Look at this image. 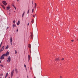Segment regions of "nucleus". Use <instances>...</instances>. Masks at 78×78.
<instances>
[{
    "label": "nucleus",
    "mask_w": 78,
    "mask_h": 78,
    "mask_svg": "<svg viewBox=\"0 0 78 78\" xmlns=\"http://www.w3.org/2000/svg\"><path fill=\"white\" fill-rule=\"evenodd\" d=\"M55 61H59V58H57L55 59Z\"/></svg>",
    "instance_id": "f8f14e48"
},
{
    "label": "nucleus",
    "mask_w": 78,
    "mask_h": 78,
    "mask_svg": "<svg viewBox=\"0 0 78 78\" xmlns=\"http://www.w3.org/2000/svg\"><path fill=\"white\" fill-rule=\"evenodd\" d=\"M34 10V9H32V11H33Z\"/></svg>",
    "instance_id": "ea45409f"
},
{
    "label": "nucleus",
    "mask_w": 78,
    "mask_h": 78,
    "mask_svg": "<svg viewBox=\"0 0 78 78\" xmlns=\"http://www.w3.org/2000/svg\"><path fill=\"white\" fill-rule=\"evenodd\" d=\"M25 15V11H24V12L23 13L22 17H23V16Z\"/></svg>",
    "instance_id": "f3484780"
},
{
    "label": "nucleus",
    "mask_w": 78,
    "mask_h": 78,
    "mask_svg": "<svg viewBox=\"0 0 78 78\" xmlns=\"http://www.w3.org/2000/svg\"><path fill=\"white\" fill-rule=\"evenodd\" d=\"M37 6V4H36V3H35V7H34L35 9H36Z\"/></svg>",
    "instance_id": "9b49d317"
},
{
    "label": "nucleus",
    "mask_w": 78,
    "mask_h": 78,
    "mask_svg": "<svg viewBox=\"0 0 78 78\" xmlns=\"http://www.w3.org/2000/svg\"><path fill=\"white\" fill-rule=\"evenodd\" d=\"M3 73H1V74H0V75L1 76H3Z\"/></svg>",
    "instance_id": "bb28decb"
},
{
    "label": "nucleus",
    "mask_w": 78,
    "mask_h": 78,
    "mask_svg": "<svg viewBox=\"0 0 78 78\" xmlns=\"http://www.w3.org/2000/svg\"><path fill=\"white\" fill-rule=\"evenodd\" d=\"M16 27V25L15 24H13L12 27L13 28H14V27Z\"/></svg>",
    "instance_id": "2eb2a0df"
},
{
    "label": "nucleus",
    "mask_w": 78,
    "mask_h": 78,
    "mask_svg": "<svg viewBox=\"0 0 78 78\" xmlns=\"http://www.w3.org/2000/svg\"><path fill=\"white\" fill-rule=\"evenodd\" d=\"M0 52H2V51L0 50Z\"/></svg>",
    "instance_id": "c03bdc74"
},
{
    "label": "nucleus",
    "mask_w": 78,
    "mask_h": 78,
    "mask_svg": "<svg viewBox=\"0 0 78 78\" xmlns=\"http://www.w3.org/2000/svg\"><path fill=\"white\" fill-rule=\"evenodd\" d=\"M18 29H17V30H16V32H18Z\"/></svg>",
    "instance_id": "473e14b6"
},
{
    "label": "nucleus",
    "mask_w": 78,
    "mask_h": 78,
    "mask_svg": "<svg viewBox=\"0 0 78 78\" xmlns=\"http://www.w3.org/2000/svg\"><path fill=\"white\" fill-rule=\"evenodd\" d=\"M9 47L8 46H7L5 48V49H8L9 48Z\"/></svg>",
    "instance_id": "5701e85b"
},
{
    "label": "nucleus",
    "mask_w": 78,
    "mask_h": 78,
    "mask_svg": "<svg viewBox=\"0 0 78 78\" xmlns=\"http://www.w3.org/2000/svg\"><path fill=\"white\" fill-rule=\"evenodd\" d=\"M1 6L3 8V9H5V6L3 5H1Z\"/></svg>",
    "instance_id": "1a4fd4ad"
},
{
    "label": "nucleus",
    "mask_w": 78,
    "mask_h": 78,
    "mask_svg": "<svg viewBox=\"0 0 78 78\" xmlns=\"http://www.w3.org/2000/svg\"><path fill=\"white\" fill-rule=\"evenodd\" d=\"M32 4H33V2H32Z\"/></svg>",
    "instance_id": "3c124183"
},
{
    "label": "nucleus",
    "mask_w": 78,
    "mask_h": 78,
    "mask_svg": "<svg viewBox=\"0 0 78 78\" xmlns=\"http://www.w3.org/2000/svg\"><path fill=\"white\" fill-rule=\"evenodd\" d=\"M2 78V77H0V78Z\"/></svg>",
    "instance_id": "09e8293b"
},
{
    "label": "nucleus",
    "mask_w": 78,
    "mask_h": 78,
    "mask_svg": "<svg viewBox=\"0 0 78 78\" xmlns=\"http://www.w3.org/2000/svg\"><path fill=\"white\" fill-rule=\"evenodd\" d=\"M6 8L7 9H10V7H9V5L7 7V8Z\"/></svg>",
    "instance_id": "6ab92c4d"
},
{
    "label": "nucleus",
    "mask_w": 78,
    "mask_h": 78,
    "mask_svg": "<svg viewBox=\"0 0 78 78\" xmlns=\"http://www.w3.org/2000/svg\"><path fill=\"white\" fill-rule=\"evenodd\" d=\"M15 71L16 73H17L18 72L17 71V69L16 68L15 69Z\"/></svg>",
    "instance_id": "4468645a"
},
{
    "label": "nucleus",
    "mask_w": 78,
    "mask_h": 78,
    "mask_svg": "<svg viewBox=\"0 0 78 78\" xmlns=\"http://www.w3.org/2000/svg\"><path fill=\"white\" fill-rule=\"evenodd\" d=\"M34 22V20L33 19H32V20H31V23H33Z\"/></svg>",
    "instance_id": "6e6552de"
},
{
    "label": "nucleus",
    "mask_w": 78,
    "mask_h": 78,
    "mask_svg": "<svg viewBox=\"0 0 78 78\" xmlns=\"http://www.w3.org/2000/svg\"><path fill=\"white\" fill-rule=\"evenodd\" d=\"M32 12L33 13V12H34V11H32Z\"/></svg>",
    "instance_id": "a19ab883"
},
{
    "label": "nucleus",
    "mask_w": 78,
    "mask_h": 78,
    "mask_svg": "<svg viewBox=\"0 0 78 78\" xmlns=\"http://www.w3.org/2000/svg\"><path fill=\"white\" fill-rule=\"evenodd\" d=\"M10 43L11 44V45H12V37H10Z\"/></svg>",
    "instance_id": "39448f33"
},
{
    "label": "nucleus",
    "mask_w": 78,
    "mask_h": 78,
    "mask_svg": "<svg viewBox=\"0 0 78 78\" xmlns=\"http://www.w3.org/2000/svg\"><path fill=\"white\" fill-rule=\"evenodd\" d=\"M24 67H25L26 70H27V67H26V65H24Z\"/></svg>",
    "instance_id": "c85d7f7f"
},
{
    "label": "nucleus",
    "mask_w": 78,
    "mask_h": 78,
    "mask_svg": "<svg viewBox=\"0 0 78 78\" xmlns=\"http://www.w3.org/2000/svg\"><path fill=\"white\" fill-rule=\"evenodd\" d=\"M15 22H16V20H14L13 21V23L15 24Z\"/></svg>",
    "instance_id": "cd10ccee"
},
{
    "label": "nucleus",
    "mask_w": 78,
    "mask_h": 78,
    "mask_svg": "<svg viewBox=\"0 0 78 78\" xmlns=\"http://www.w3.org/2000/svg\"><path fill=\"white\" fill-rule=\"evenodd\" d=\"M10 61H11V58H10V56H9L8 60H7V62H9Z\"/></svg>",
    "instance_id": "20e7f679"
},
{
    "label": "nucleus",
    "mask_w": 78,
    "mask_h": 78,
    "mask_svg": "<svg viewBox=\"0 0 78 78\" xmlns=\"http://www.w3.org/2000/svg\"><path fill=\"white\" fill-rule=\"evenodd\" d=\"M0 59H5V58H4V57H3L2 55L0 58Z\"/></svg>",
    "instance_id": "9d476101"
},
{
    "label": "nucleus",
    "mask_w": 78,
    "mask_h": 78,
    "mask_svg": "<svg viewBox=\"0 0 78 78\" xmlns=\"http://www.w3.org/2000/svg\"><path fill=\"white\" fill-rule=\"evenodd\" d=\"M39 60H40V61H41V58L40 57H38V58H37Z\"/></svg>",
    "instance_id": "4be33fe9"
},
{
    "label": "nucleus",
    "mask_w": 78,
    "mask_h": 78,
    "mask_svg": "<svg viewBox=\"0 0 78 78\" xmlns=\"http://www.w3.org/2000/svg\"><path fill=\"white\" fill-rule=\"evenodd\" d=\"M2 44H3V42L2 41L0 45V47H1V46H2Z\"/></svg>",
    "instance_id": "412c9836"
},
{
    "label": "nucleus",
    "mask_w": 78,
    "mask_h": 78,
    "mask_svg": "<svg viewBox=\"0 0 78 78\" xmlns=\"http://www.w3.org/2000/svg\"><path fill=\"white\" fill-rule=\"evenodd\" d=\"M8 28H9V27H7V29H8Z\"/></svg>",
    "instance_id": "c9c22d12"
},
{
    "label": "nucleus",
    "mask_w": 78,
    "mask_h": 78,
    "mask_svg": "<svg viewBox=\"0 0 78 78\" xmlns=\"http://www.w3.org/2000/svg\"><path fill=\"white\" fill-rule=\"evenodd\" d=\"M7 77V76H5V78H6Z\"/></svg>",
    "instance_id": "79ce46f5"
},
{
    "label": "nucleus",
    "mask_w": 78,
    "mask_h": 78,
    "mask_svg": "<svg viewBox=\"0 0 78 78\" xmlns=\"http://www.w3.org/2000/svg\"><path fill=\"white\" fill-rule=\"evenodd\" d=\"M8 73H7L6 74V75H5V76H8Z\"/></svg>",
    "instance_id": "b1692460"
},
{
    "label": "nucleus",
    "mask_w": 78,
    "mask_h": 78,
    "mask_svg": "<svg viewBox=\"0 0 78 78\" xmlns=\"http://www.w3.org/2000/svg\"><path fill=\"white\" fill-rule=\"evenodd\" d=\"M1 66L2 67H3V65H1Z\"/></svg>",
    "instance_id": "7c9ffc66"
},
{
    "label": "nucleus",
    "mask_w": 78,
    "mask_h": 78,
    "mask_svg": "<svg viewBox=\"0 0 78 78\" xmlns=\"http://www.w3.org/2000/svg\"><path fill=\"white\" fill-rule=\"evenodd\" d=\"M12 6L14 7H14H15V6H14V5H12Z\"/></svg>",
    "instance_id": "4c0bfd02"
},
{
    "label": "nucleus",
    "mask_w": 78,
    "mask_h": 78,
    "mask_svg": "<svg viewBox=\"0 0 78 78\" xmlns=\"http://www.w3.org/2000/svg\"><path fill=\"white\" fill-rule=\"evenodd\" d=\"M28 47L29 48H31V44H29Z\"/></svg>",
    "instance_id": "ddd939ff"
},
{
    "label": "nucleus",
    "mask_w": 78,
    "mask_h": 78,
    "mask_svg": "<svg viewBox=\"0 0 78 78\" xmlns=\"http://www.w3.org/2000/svg\"><path fill=\"white\" fill-rule=\"evenodd\" d=\"M29 12H30V9H29L27 11V14H29Z\"/></svg>",
    "instance_id": "a878e982"
},
{
    "label": "nucleus",
    "mask_w": 78,
    "mask_h": 78,
    "mask_svg": "<svg viewBox=\"0 0 78 78\" xmlns=\"http://www.w3.org/2000/svg\"><path fill=\"white\" fill-rule=\"evenodd\" d=\"M14 8L15 9H16V7H14Z\"/></svg>",
    "instance_id": "58836bf2"
},
{
    "label": "nucleus",
    "mask_w": 78,
    "mask_h": 78,
    "mask_svg": "<svg viewBox=\"0 0 78 78\" xmlns=\"http://www.w3.org/2000/svg\"><path fill=\"white\" fill-rule=\"evenodd\" d=\"M14 73V71H12L11 73V78H12V76H13V74Z\"/></svg>",
    "instance_id": "7ed1b4c3"
},
{
    "label": "nucleus",
    "mask_w": 78,
    "mask_h": 78,
    "mask_svg": "<svg viewBox=\"0 0 78 78\" xmlns=\"http://www.w3.org/2000/svg\"><path fill=\"white\" fill-rule=\"evenodd\" d=\"M19 0H17V2H18Z\"/></svg>",
    "instance_id": "49530a36"
},
{
    "label": "nucleus",
    "mask_w": 78,
    "mask_h": 78,
    "mask_svg": "<svg viewBox=\"0 0 78 78\" xmlns=\"http://www.w3.org/2000/svg\"><path fill=\"white\" fill-rule=\"evenodd\" d=\"M34 78H35V77H34Z\"/></svg>",
    "instance_id": "864d4df0"
},
{
    "label": "nucleus",
    "mask_w": 78,
    "mask_h": 78,
    "mask_svg": "<svg viewBox=\"0 0 78 78\" xmlns=\"http://www.w3.org/2000/svg\"><path fill=\"white\" fill-rule=\"evenodd\" d=\"M1 63V61L0 60V63Z\"/></svg>",
    "instance_id": "de8ad7c7"
},
{
    "label": "nucleus",
    "mask_w": 78,
    "mask_h": 78,
    "mask_svg": "<svg viewBox=\"0 0 78 78\" xmlns=\"http://www.w3.org/2000/svg\"><path fill=\"white\" fill-rule=\"evenodd\" d=\"M4 47H5L4 46H3V47L0 50V51H3V50H4Z\"/></svg>",
    "instance_id": "423d86ee"
},
{
    "label": "nucleus",
    "mask_w": 78,
    "mask_h": 78,
    "mask_svg": "<svg viewBox=\"0 0 78 78\" xmlns=\"http://www.w3.org/2000/svg\"><path fill=\"white\" fill-rule=\"evenodd\" d=\"M30 37L31 39H33V35L32 34L31 35Z\"/></svg>",
    "instance_id": "a211bd4d"
},
{
    "label": "nucleus",
    "mask_w": 78,
    "mask_h": 78,
    "mask_svg": "<svg viewBox=\"0 0 78 78\" xmlns=\"http://www.w3.org/2000/svg\"><path fill=\"white\" fill-rule=\"evenodd\" d=\"M30 58H31V57H30V55H28V61H30Z\"/></svg>",
    "instance_id": "0eeeda50"
},
{
    "label": "nucleus",
    "mask_w": 78,
    "mask_h": 78,
    "mask_svg": "<svg viewBox=\"0 0 78 78\" xmlns=\"http://www.w3.org/2000/svg\"><path fill=\"white\" fill-rule=\"evenodd\" d=\"M60 78H62V76H60Z\"/></svg>",
    "instance_id": "37998d69"
},
{
    "label": "nucleus",
    "mask_w": 78,
    "mask_h": 78,
    "mask_svg": "<svg viewBox=\"0 0 78 78\" xmlns=\"http://www.w3.org/2000/svg\"><path fill=\"white\" fill-rule=\"evenodd\" d=\"M6 9H7V11H8V10H9V9H7V8Z\"/></svg>",
    "instance_id": "72a5a7b5"
},
{
    "label": "nucleus",
    "mask_w": 78,
    "mask_h": 78,
    "mask_svg": "<svg viewBox=\"0 0 78 78\" xmlns=\"http://www.w3.org/2000/svg\"><path fill=\"white\" fill-rule=\"evenodd\" d=\"M27 78H28V76H27Z\"/></svg>",
    "instance_id": "a18cd8bd"
},
{
    "label": "nucleus",
    "mask_w": 78,
    "mask_h": 78,
    "mask_svg": "<svg viewBox=\"0 0 78 78\" xmlns=\"http://www.w3.org/2000/svg\"><path fill=\"white\" fill-rule=\"evenodd\" d=\"M64 58H62V61H63V60H64Z\"/></svg>",
    "instance_id": "2f4dec72"
},
{
    "label": "nucleus",
    "mask_w": 78,
    "mask_h": 78,
    "mask_svg": "<svg viewBox=\"0 0 78 78\" xmlns=\"http://www.w3.org/2000/svg\"><path fill=\"white\" fill-rule=\"evenodd\" d=\"M74 41V40H71L72 42H73Z\"/></svg>",
    "instance_id": "f704fd0d"
},
{
    "label": "nucleus",
    "mask_w": 78,
    "mask_h": 78,
    "mask_svg": "<svg viewBox=\"0 0 78 78\" xmlns=\"http://www.w3.org/2000/svg\"><path fill=\"white\" fill-rule=\"evenodd\" d=\"M28 25H29V23H28L27 24V26H28Z\"/></svg>",
    "instance_id": "e433bc0d"
},
{
    "label": "nucleus",
    "mask_w": 78,
    "mask_h": 78,
    "mask_svg": "<svg viewBox=\"0 0 78 78\" xmlns=\"http://www.w3.org/2000/svg\"><path fill=\"white\" fill-rule=\"evenodd\" d=\"M2 3L5 5V6H6L7 5V3H6V2L5 1H2Z\"/></svg>",
    "instance_id": "f257e3e1"
},
{
    "label": "nucleus",
    "mask_w": 78,
    "mask_h": 78,
    "mask_svg": "<svg viewBox=\"0 0 78 78\" xmlns=\"http://www.w3.org/2000/svg\"><path fill=\"white\" fill-rule=\"evenodd\" d=\"M5 56H8L9 55V52H8V51H7L6 53L5 54Z\"/></svg>",
    "instance_id": "f03ea898"
},
{
    "label": "nucleus",
    "mask_w": 78,
    "mask_h": 78,
    "mask_svg": "<svg viewBox=\"0 0 78 78\" xmlns=\"http://www.w3.org/2000/svg\"><path fill=\"white\" fill-rule=\"evenodd\" d=\"M77 41H78V39H77Z\"/></svg>",
    "instance_id": "8fccbe9b"
},
{
    "label": "nucleus",
    "mask_w": 78,
    "mask_h": 78,
    "mask_svg": "<svg viewBox=\"0 0 78 78\" xmlns=\"http://www.w3.org/2000/svg\"><path fill=\"white\" fill-rule=\"evenodd\" d=\"M19 24H20V21L19 20L18 22V23H17V25H19Z\"/></svg>",
    "instance_id": "dca6fc26"
},
{
    "label": "nucleus",
    "mask_w": 78,
    "mask_h": 78,
    "mask_svg": "<svg viewBox=\"0 0 78 78\" xmlns=\"http://www.w3.org/2000/svg\"><path fill=\"white\" fill-rule=\"evenodd\" d=\"M15 54H17V51L16 50H15Z\"/></svg>",
    "instance_id": "393cba45"
},
{
    "label": "nucleus",
    "mask_w": 78,
    "mask_h": 78,
    "mask_svg": "<svg viewBox=\"0 0 78 78\" xmlns=\"http://www.w3.org/2000/svg\"><path fill=\"white\" fill-rule=\"evenodd\" d=\"M8 78H10V77H9Z\"/></svg>",
    "instance_id": "603ef678"
},
{
    "label": "nucleus",
    "mask_w": 78,
    "mask_h": 78,
    "mask_svg": "<svg viewBox=\"0 0 78 78\" xmlns=\"http://www.w3.org/2000/svg\"><path fill=\"white\" fill-rule=\"evenodd\" d=\"M35 16H36V14L35 15H34L33 16V17H35Z\"/></svg>",
    "instance_id": "c756f323"
},
{
    "label": "nucleus",
    "mask_w": 78,
    "mask_h": 78,
    "mask_svg": "<svg viewBox=\"0 0 78 78\" xmlns=\"http://www.w3.org/2000/svg\"><path fill=\"white\" fill-rule=\"evenodd\" d=\"M2 56L3 57H4V56H6V55H5V54H3V55H2Z\"/></svg>",
    "instance_id": "aec40b11"
}]
</instances>
